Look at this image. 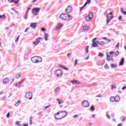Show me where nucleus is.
Returning <instances> with one entry per match:
<instances>
[{"mask_svg": "<svg viewBox=\"0 0 126 126\" xmlns=\"http://www.w3.org/2000/svg\"><path fill=\"white\" fill-rule=\"evenodd\" d=\"M104 14L106 16V24L108 25L109 24L110 21H111V20L114 18V16H111L109 18V15H112L113 14V12H110V10L108 9L104 12Z\"/></svg>", "mask_w": 126, "mask_h": 126, "instance_id": "nucleus-1", "label": "nucleus"}, {"mask_svg": "<svg viewBox=\"0 0 126 126\" xmlns=\"http://www.w3.org/2000/svg\"><path fill=\"white\" fill-rule=\"evenodd\" d=\"M60 18L65 21H70L72 19V16L68 14H62L60 16Z\"/></svg>", "mask_w": 126, "mask_h": 126, "instance_id": "nucleus-2", "label": "nucleus"}, {"mask_svg": "<svg viewBox=\"0 0 126 126\" xmlns=\"http://www.w3.org/2000/svg\"><path fill=\"white\" fill-rule=\"evenodd\" d=\"M31 61L34 63H42V57L39 56H34L32 58Z\"/></svg>", "mask_w": 126, "mask_h": 126, "instance_id": "nucleus-3", "label": "nucleus"}, {"mask_svg": "<svg viewBox=\"0 0 126 126\" xmlns=\"http://www.w3.org/2000/svg\"><path fill=\"white\" fill-rule=\"evenodd\" d=\"M60 116L61 117L60 118H57V116H55V120H62V119H63V118H65L66 116H67V112L65 111H61Z\"/></svg>", "mask_w": 126, "mask_h": 126, "instance_id": "nucleus-4", "label": "nucleus"}, {"mask_svg": "<svg viewBox=\"0 0 126 126\" xmlns=\"http://www.w3.org/2000/svg\"><path fill=\"white\" fill-rule=\"evenodd\" d=\"M41 10V8H34L32 10V11L33 14V15H35L36 16V15H38V13L40 12V10Z\"/></svg>", "mask_w": 126, "mask_h": 126, "instance_id": "nucleus-5", "label": "nucleus"}, {"mask_svg": "<svg viewBox=\"0 0 126 126\" xmlns=\"http://www.w3.org/2000/svg\"><path fill=\"white\" fill-rule=\"evenodd\" d=\"M55 75H56V76L57 77H59V76H62L63 71H62L61 69L56 70L55 72Z\"/></svg>", "mask_w": 126, "mask_h": 126, "instance_id": "nucleus-6", "label": "nucleus"}, {"mask_svg": "<svg viewBox=\"0 0 126 126\" xmlns=\"http://www.w3.org/2000/svg\"><path fill=\"white\" fill-rule=\"evenodd\" d=\"M82 105L84 108H88V107H89V102L87 100H84L82 101Z\"/></svg>", "mask_w": 126, "mask_h": 126, "instance_id": "nucleus-7", "label": "nucleus"}, {"mask_svg": "<svg viewBox=\"0 0 126 126\" xmlns=\"http://www.w3.org/2000/svg\"><path fill=\"white\" fill-rule=\"evenodd\" d=\"M25 97L27 99L31 100V99H32V93L30 92L27 93Z\"/></svg>", "mask_w": 126, "mask_h": 126, "instance_id": "nucleus-8", "label": "nucleus"}, {"mask_svg": "<svg viewBox=\"0 0 126 126\" xmlns=\"http://www.w3.org/2000/svg\"><path fill=\"white\" fill-rule=\"evenodd\" d=\"M65 11L67 13H70L72 11V7L70 5L68 6L67 8L65 9Z\"/></svg>", "mask_w": 126, "mask_h": 126, "instance_id": "nucleus-9", "label": "nucleus"}, {"mask_svg": "<svg viewBox=\"0 0 126 126\" xmlns=\"http://www.w3.org/2000/svg\"><path fill=\"white\" fill-rule=\"evenodd\" d=\"M87 0V1H89V2H86V3L83 5V6L80 8V11H82V10H83V8H84V7H85V6L87 5V4H90V3L91 2V0Z\"/></svg>", "mask_w": 126, "mask_h": 126, "instance_id": "nucleus-10", "label": "nucleus"}, {"mask_svg": "<svg viewBox=\"0 0 126 126\" xmlns=\"http://www.w3.org/2000/svg\"><path fill=\"white\" fill-rule=\"evenodd\" d=\"M26 80V78H24L23 80H21V81L17 83L15 85V86L17 87H19V86H20V85H21V84L23 83V82L25 81Z\"/></svg>", "mask_w": 126, "mask_h": 126, "instance_id": "nucleus-11", "label": "nucleus"}, {"mask_svg": "<svg viewBox=\"0 0 126 126\" xmlns=\"http://www.w3.org/2000/svg\"><path fill=\"white\" fill-rule=\"evenodd\" d=\"M37 27V23H31L30 25V27L32 28V29H35Z\"/></svg>", "mask_w": 126, "mask_h": 126, "instance_id": "nucleus-12", "label": "nucleus"}, {"mask_svg": "<svg viewBox=\"0 0 126 126\" xmlns=\"http://www.w3.org/2000/svg\"><path fill=\"white\" fill-rule=\"evenodd\" d=\"M9 82V79L8 78H4L3 80V84H7Z\"/></svg>", "mask_w": 126, "mask_h": 126, "instance_id": "nucleus-13", "label": "nucleus"}, {"mask_svg": "<svg viewBox=\"0 0 126 126\" xmlns=\"http://www.w3.org/2000/svg\"><path fill=\"white\" fill-rule=\"evenodd\" d=\"M85 20L87 21V22H90V21L92 20V18L88 15L85 17Z\"/></svg>", "mask_w": 126, "mask_h": 126, "instance_id": "nucleus-14", "label": "nucleus"}, {"mask_svg": "<svg viewBox=\"0 0 126 126\" xmlns=\"http://www.w3.org/2000/svg\"><path fill=\"white\" fill-rule=\"evenodd\" d=\"M61 91V88L58 87L57 88H56L55 90H54V93L55 94H58V93H59L60 92V91Z\"/></svg>", "mask_w": 126, "mask_h": 126, "instance_id": "nucleus-15", "label": "nucleus"}, {"mask_svg": "<svg viewBox=\"0 0 126 126\" xmlns=\"http://www.w3.org/2000/svg\"><path fill=\"white\" fill-rule=\"evenodd\" d=\"M8 2L10 3H12V2H14L15 4H18V2H19V0L17 1H14V0H8Z\"/></svg>", "mask_w": 126, "mask_h": 126, "instance_id": "nucleus-16", "label": "nucleus"}, {"mask_svg": "<svg viewBox=\"0 0 126 126\" xmlns=\"http://www.w3.org/2000/svg\"><path fill=\"white\" fill-rule=\"evenodd\" d=\"M83 30H84V31L88 32V31H89V27L87 26H84L83 27Z\"/></svg>", "mask_w": 126, "mask_h": 126, "instance_id": "nucleus-17", "label": "nucleus"}, {"mask_svg": "<svg viewBox=\"0 0 126 126\" xmlns=\"http://www.w3.org/2000/svg\"><path fill=\"white\" fill-rule=\"evenodd\" d=\"M124 63H125V58H122L121 60V61L119 63V66H121L122 65H124Z\"/></svg>", "mask_w": 126, "mask_h": 126, "instance_id": "nucleus-18", "label": "nucleus"}, {"mask_svg": "<svg viewBox=\"0 0 126 126\" xmlns=\"http://www.w3.org/2000/svg\"><path fill=\"white\" fill-rule=\"evenodd\" d=\"M63 25L62 24H58L56 28V30H60V29H61V28H62V27H63Z\"/></svg>", "mask_w": 126, "mask_h": 126, "instance_id": "nucleus-19", "label": "nucleus"}, {"mask_svg": "<svg viewBox=\"0 0 126 126\" xmlns=\"http://www.w3.org/2000/svg\"><path fill=\"white\" fill-rule=\"evenodd\" d=\"M115 102H119L121 100V97L119 95H116L115 97Z\"/></svg>", "mask_w": 126, "mask_h": 126, "instance_id": "nucleus-20", "label": "nucleus"}, {"mask_svg": "<svg viewBox=\"0 0 126 126\" xmlns=\"http://www.w3.org/2000/svg\"><path fill=\"white\" fill-rule=\"evenodd\" d=\"M92 47H93V48H97V47H98V43L94 41L92 44Z\"/></svg>", "mask_w": 126, "mask_h": 126, "instance_id": "nucleus-21", "label": "nucleus"}, {"mask_svg": "<svg viewBox=\"0 0 126 126\" xmlns=\"http://www.w3.org/2000/svg\"><path fill=\"white\" fill-rule=\"evenodd\" d=\"M40 40H44V38H43V37L37 38L36 39V41L37 43V44H39V43H40L41 42V41H40Z\"/></svg>", "mask_w": 126, "mask_h": 126, "instance_id": "nucleus-22", "label": "nucleus"}, {"mask_svg": "<svg viewBox=\"0 0 126 126\" xmlns=\"http://www.w3.org/2000/svg\"><path fill=\"white\" fill-rule=\"evenodd\" d=\"M70 82L72 83V84H79L80 83L78 82V81L76 80H73V81H70Z\"/></svg>", "mask_w": 126, "mask_h": 126, "instance_id": "nucleus-23", "label": "nucleus"}, {"mask_svg": "<svg viewBox=\"0 0 126 126\" xmlns=\"http://www.w3.org/2000/svg\"><path fill=\"white\" fill-rule=\"evenodd\" d=\"M48 38H49V34L47 33H44V38L45 41H48Z\"/></svg>", "mask_w": 126, "mask_h": 126, "instance_id": "nucleus-24", "label": "nucleus"}, {"mask_svg": "<svg viewBox=\"0 0 126 126\" xmlns=\"http://www.w3.org/2000/svg\"><path fill=\"white\" fill-rule=\"evenodd\" d=\"M111 59L110 58V55H109V52L106 53V60L108 62L110 61Z\"/></svg>", "mask_w": 126, "mask_h": 126, "instance_id": "nucleus-25", "label": "nucleus"}, {"mask_svg": "<svg viewBox=\"0 0 126 126\" xmlns=\"http://www.w3.org/2000/svg\"><path fill=\"white\" fill-rule=\"evenodd\" d=\"M85 52L86 54H88L89 53V46H86Z\"/></svg>", "mask_w": 126, "mask_h": 126, "instance_id": "nucleus-26", "label": "nucleus"}, {"mask_svg": "<svg viewBox=\"0 0 126 126\" xmlns=\"http://www.w3.org/2000/svg\"><path fill=\"white\" fill-rule=\"evenodd\" d=\"M20 103H21V101H20V100H19L17 101V102L14 104V106H15L16 107H18V106H19V105H20Z\"/></svg>", "mask_w": 126, "mask_h": 126, "instance_id": "nucleus-27", "label": "nucleus"}, {"mask_svg": "<svg viewBox=\"0 0 126 126\" xmlns=\"http://www.w3.org/2000/svg\"><path fill=\"white\" fill-rule=\"evenodd\" d=\"M120 11L123 13V14H124V15H126V12L124 11V8L121 7L120 9Z\"/></svg>", "mask_w": 126, "mask_h": 126, "instance_id": "nucleus-28", "label": "nucleus"}, {"mask_svg": "<svg viewBox=\"0 0 126 126\" xmlns=\"http://www.w3.org/2000/svg\"><path fill=\"white\" fill-rule=\"evenodd\" d=\"M88 16H89L92 19L93 18V16H94L93 12H90L89 13V15Z\"/></svg>", "mask_w": 126, "mask_h": 126, "instance_id": "nucleus-29", "label": "nucleus"}, {"mask_svg": "<svg viewBox=\"0 0 126 126\" xmlns=\"http://www.w3.org/2000/svg\"><path fill=\"white\" fill-rule=\"evenodd\" d=\"M110 102H115V97L114 96L110 97Z\"/></svg>", "mask_w": 126, "mask_h": 126, "instance_id": "nucleus-30", "label": "nucleus"}, {"mask_svg": "<svg viewBox=\"0 0 126 126\" xmlns=\"http://www.w3.org/2000/svg\"><path fill=\"white\" fill-rule=\"evenodd\" d=\"M110 66L112 68H115V67H117V66H118V65L116 64H111L110 65Z\"/></svg>", "mask_w": 126, "mask_h": 126, "instance_id": "nucleus-31", "label": "nucleus"}, {"mask_svg": "<svg viewBox=\"0 0 126 126\" xmlns=\"http://www.w3.org/2000/svg\"><path fill=\"white\" fill-rule=\"evenodd\" d=\"M98 57H100V58H103V57H104V55L102 53L99 52L98 54Z\"/></svg>", "mask_w": 126, "mask_h": 126, "instance_id": "nucleus-32", "label": "nucleus"}, {"mask_svg": "<svg viewBox=\"0 0 126 126\" xmlns=\"http://www.w3.org/2000/svg\"><path fill=\"white\" fill-rule=\"evenodd\" d=\"M5 18V15H0V19H4Z\"/></svg>", "mask_w": 126, "mask_h": 126, "instance_id": "nucleus-33", "label": "nucleus"}, {"mask_svg": "<svg viewBox=\"0 0 126 126\" xmlns=\"http://www.w3.org/2000/svg\"><path fill=\"white\" fill-rule=\"evenodd\" d=\"M51 106H52L51 105L47 106L43 108V110H44V111H46V110H47V109H48V108H50V107H51Z\"/></svg>", "mask_w": 126, "mask_h": 126, "instance_id": "nucleus-34", "label": "nucleus"}, {"mask_svg": "<svg viewBox=\"0 0 126 126\" xmlns=\"http://www.w3.org/2000/svg\"><path fill=\"white\" fill-rule=\"evenodd\" d=\"M90 110L91 111H95V107L94 106H91Z\"/></svg>", "mask_w": 126, "mask_h": 126, "instance_id": "nucleus-35", "label": "nucleus"}, {"mask_svg": "<svg viewBox=\"0 0 126 126\" xmlns=\"http://www.w3.org/2000/svg\"><path fill=\"white\" fill-rule=\"evenodd\" d=\"M106 43H104L103 41H101L99 43V44L100 45V46H104Z\"/></svg>", "mask_w": 126, "mask_h": 126, "instance_id": "nucleus-36", "label": "nucleus"}, {"mask_svg": "<svg viewBox=\"0 0 126 126\" xmlns=\"http://www.w3.org/2000/svg\"><path fill=\"white\" fill-rule=\"evenodd\" d=\"M30 126H31V125H32V117H30Z\"/></svg>", "mask_w": 126, "mask_h": 126, "instance_id": "nucleus-37", "label": "nucleus"}, {"mask_svg": "<svg viewBox=\"0 0 126 126\" xmlns=\"http://www.w3.org/2000/svg\"><path fill=\"white\" fill-rule=\"evenodd\" d=\"M122 16H120L119 17H118V20H119V21H125V20H122Z\"/></svg>", "mask_w": 126, "mask_h": 126, "instance_id": "nucleus-38", "label": "nucleus"}, {"mask_svg": "<svg viewBox=\"0 0 126 126\" xmlns=\"http://www.w3.org/2000/svg\"><path fill=\"white\" fill-rule=\"evenodd\" d=\"M117 88V87L115 85H111V89H116Z\"/></svg>", "mask_w": 126, "mask_h": 126, "instance_id": "nucleus-39", "label": "nucleus"}, {"mask_svg": "<svg viewBox=\"0 0 126 126\" xmlns=\"http://www.w3.org/2000/svg\"><path fill=\"white\" fill-rule=\"evenodd\" d=\"M104 67H105V68H106V69H108V68H109V65H108V64H106L104 65Z\"/></svg>", "mask_w": 126, "mask_h": 126, "instance_id": "nucleus-40", "label": "nucleus"}, {"mask_svg": "<svg viewBox=\"0 0 126 126\" xmlns=\"http://www.w3.org/2000/svg\"><path fill=\"white\" fill-rule=\"evenodd\" d=\"M96 97L97 98H102V95L101 94H98Z\"/></svg>", "mask_w": 126, "mask_h": 126, "instance_id": "nucleus-41", "label": "nucleus"}, {"mask_svg": "<svg viewBox=\"0 0 126 126\" xmlns=\"http://www.w3.org/2000/svg\"><path fill=\"white\" fill-rule=\"evenodd\" d=\"M38 43L36 41H34V42H33V45H34V46H37L38 45Z\"/></svg>", "mask_w": 126, "mask_h": 126, "instance_id": "nucleus-42", "label": "nucleus"}, {"mask_svg": "<svg viewBox=\"0 0 126 126\" xmlns=\"http://www.w3.org/2000/svg\"><path fill=\"white\" fill-rule=\"evenodd\" d=\"M77 62H78V60H77V59H76L75 60V62H74V66H75V65H76V64H77Z\"/></svg>", "mask_w": 126, "mask_h": 126, "instance_id": "nucleus-43", "label": "nucleus"}, {"mask_svg": "<svg viewBox=\"0 0 126 126\" xmlns=\"http://www.w3.org/2000/svg\"><path fill=\"white\" fill-rule=\"evenodd\" d=\"M20 75H21L20 74H18L16 76V78H17V79L19 78V77H20Z\"/></svg>", "mask_w": 126, "mask_h": 126, "instance_id": "nucleus-44", "label": "nucleus"}, {"mask_svg": "<svg viewBox=\"0 0 126 126\" xmlns=\"http://www.w3.org/2000/svg\"><path fill=\"white\" fill-rule=\"evenodd\" d=\"M63 100H61L60 101L58 102L59 105H61V104H63Z\"/></svg>", "mask_w": 126, "mask_h": 126, "instance_id": "nucleus-45", "label": "nucleus"}, {"mask_svg": "<svg viewBox=\"0 0 126 126\" xmlns=\"http://www.w3.org/2000/svg\"><path fill=\"white\" fill-rule=\"evenodd\" d=\"M96 85H97V83H94L91 84V86H96Z\"/></svg>", "mask_w": 126, "mask_h": 126, "instance_id": "nucleus-46", "label": "nucleus"}, {"mask_svg": "<svg viewBox=\"0 0 126 126\" xmlns=\"http://www.w3.org/2000/svg\"><path fill=\"white\" fill-rule=\"evenodd\" d=\"M6 118H9L10 117V114L9 112L7 113V114L6 115Z\"/></svg>", "mask_w": 126, "mask_h": 126, "instance_id": "nucleus-47", "label": "nucleus"}, {"mask_svg": "<svg viewBox=\"0 0 126 126\" xmlns=\"http://www.w3.org/2000/svg\"><path fill=\"white\" fill-rule=\"evenodd\" d=\"M115 55L116 57H118V55H119V51H117L115 53Z\"/></svg>", "mask_w": 126, "mask_h": 126, "instance_id": "nucleus-48", "label": "nucleus"}, {"mask_svg": "<svg viewBox=\"0 0 126 126\" xmlns=\"http://www.w3.org/2000/svg\"><path fill=\"white\" fill-rule=\"evenodd\" d=\"M114 54H115V52L114 51H111L109 53V55H110V56H112V55H114Z\"/></svg>", "mask_w": 126, "mask_h": 126, "instance_id": "nucleus-49", "label": "nucleus"}, {"mask_svg": "<svg viewBox=\"0 0 126 126\" xmlns=\"http://www.w3.org/2000/svg\"><path fill=\"white\" fill-rule=\"evenodd\" d=\"M106 118H107V119H108L109 120H110V119H111L110 115H109V114H106Z\"/></svg>", "mask_w": 126, "mask_h": 126, "instance_id": "nucleus-50", "label": "nucleus"}, {"mask_svg": "<svg viewBox=\"0 0 126 126\" xmlns=\"http://www.w3.org/2000/svg\"><path fill=\"white\" fill-rule=\"evenodd\" d=\"M12 82L10 83V84H12L13 81H14V78L11 79Z\"/></svg>", "mask_w": 126, "mask_h": 126, "instance_id": "nucleus-51", "label": "nucleus"}, {"mask_svg": "<svg viewBox=\"0 0 126 126\" xmlns=\"http://www.w3.org/2000/svg\"><path fill=\"white\" fill-rule=\"evenodd\" d=\"M19 37L20 35H19L17 38H16V39L15 40V42H17L19 40Z\"/></svg>", "mask_w": 126, "mask_h": 126, "instance_id": "nucleus-52", "label": "nucleus"}, {"mask_svg": "<svg viewBox=\"0 0 126 126\" xmlns=\"http://www.w3.org/2000/svg\"><path fill=\"white\" fill-rule=\"evenodd\" d=\"M19 121H17L15 123V125H17V126H19Z\"/></svg>", "mask_w": 126, "mask_h": 126, "instance_id": "nucleus-53", "label": "nucleus"}, {"mask_svg": "<svg viewBox=\"0 0 126 126\" xmlns=\"http://www.w3.org/2000/svg\"><path fill=\"white\" fill-rule=\"evenodd\" d=\"M41 31H43V32L46 31V29H45V28H42Z\"/></svg>", "mask_w": 126, "mask_h": 126, "instance_id": "nucleus-54", "label": "nucleus"}, {"mask_svg": "<svg viewBox=\"0 0 126 126\" xmlns=\"http://www.w3.org/2000/svg\"><path fill=\"white\" fill-rule=\"evenodd\" d=\"M70 56H71V53H68L67 54V58H69Z\"/></svg>", "mask_w": 126, "mask_h": 126, "instance_id": "nucleus-55", "label": "nucleus"}, {"mask_svg": "<svg viewBox=\"0 0 126 126\" xmlns=\"http://www.w3.org/2000/svg\"><path fill=\"white\" fill-rule=\"evenodd\" d=\"M29 30V28H27L26 30H25L24 32H27Z\"/></svg>", "mask_w": 126, "mask_h": 126, "instance_id": "nucleus-56", "label": "nucleus"}, {"mask_svg": "<svg viewBox=\"0 0 126 126\" xmlns=\"http://www.w3.org/2000/svg\"><path fill=\"white\" fill-rule=\"evenodd\" d=\"M73 118H78V115H75L74 116H73Z\"/></svg>", "mask_w": 126, "mask_h": 126, "instance_id": "nucleus-57", "label": "nucleus"}, {"mask_svg": "<svg viewBox=\"0 0 126 126\" xmlns=\"http://www.w3.org/2000/svg\"><path fill=\"white\" fill-rule=\"evenodd\" d=\"M89 59V55H88V57L86 58H85V60L86 61H87V60H88Z\"/></svg>", "mask_w": 126, "mask_h": 126, "instance_id": "nucleus-58", "label": "nucleus"}, {"mask_svg": "<svg viewBox=\"0 0 126 126\" xmlns=\"http://www.w3.org/2000/svg\"><path fill=\"white\" fill-rule=\"evenodd\" d=\"M102 39L103 40H105L106 41H107V40H108V38H107V37H103Z\"/></svg>", "mask_w": 126, "mask_h": 126, "instance_id": "nucleus-59", "label": "nucleus"}, {"mask_svg": "<svg viewBox=\"0 0 126 126\" xmlns=\"http://www.w3.org/2000/svg\"><path fill=\"white\" fill-rule=\"evenodd\" d=\"M14 12H15V13H17V14H18V13H19V12L16 10L14 11Z\"/></svg>", "mask_w": 126, "mask_h": 126, "instance_id": "nucleus-60", "label": "nucleus"}, {"mask_svg": "<svg viewBox=\"0 0 126 126\" xmlns=\"http://www.w3.org/2000/svg\"><path fill=\"white\" fill-rule=\"evenodd\" d=\"M96 39H97V38H96L93 39L92 40V42H95V41H96Z\"/></svg>", "mask_w": 126, "mask_h": 126, "instance_id": "nucleus-61", "label": "nucleus"}, {"mask_svg": "<svg viewBox=\"0 0 126 126\" xmlns=\"http://www.w3.org/2000/svg\"><path fill=\"white\" fill-rule=\"evenodd\" d=\"M119 45H120V43H118L117 44L116 47L117 48H119Z\"/></svg>", "mask_w": 126, "mask_h": 126, "instance_id": "nucleus-62", "label": "nucleus"}, {"mask_svg": "<svg viewBox=\"0 0 126 126\" xmlns=\"http://www.w3.org/2000/svg\"><path fill=\"white\" fill-rule=\"evenodd\" d=\"M126 89V86H124L123 88H122V90H125V89Z\"/></svg>", "mask_w": 126, "mask_h": 126, "instance_id": "nucleus-63", "label": "nucleus"}, {"mask_svg": "<svg viewBox=\"0 0 126 126\" xmlns=\"http://www.w3.org/2000/svg\"><path fill=\"white\" fill-rule=\"evenodd\" d=\"M123 126V124H122V123H120V124H119L117 125V126Z\"/></svg>", "mask_w": 126, "mask_h": 126, "instance_id": "nucleus-64", "label": "nucleus"}]
</instances>
